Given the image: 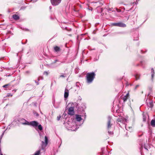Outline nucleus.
<instances>
[{
  "mask_svg": "<svg viewBox=\"0 0 155 155\" xmlns=\"http://www.w3.org/2000/svg\"><path fill=\"white\" fill-rule=\"evenodd\" d=\"M45 142L42 141L41 148L38 150L34 154L31 155H39L40 152H45V148L47 146L48 143V138L46 136H45Z\"/></svg>",
  "mask_w": 155,
  "mask_h": 155,
  "instance_id": "f257e3e1",
  "label": "nucleus"
},
{
  "mask_svg": "<svg viewBox=\"0 0 155 155\" xmlns=\"http://www.w3.org/2000/svg\"><path fill=\"white\" fill-rule=\"evenodd\" d=\"M95 76L96 74L94 72L87 73L86 75L87 82L89 84L92 83Z\"/></svg>",
  "mask_w": 155,
  "mask_h": 155,
  "instance_id": "f03ea898",
  "label": "nucleus"
},
{
  "mask_svg": "<svg viewBox=\"0 0 155 155\" xmlns=\"http://www.w3.org/2000/svg\"><path fill=\"white\" fill-rule=\"evenodd\" d=\"M25 120V122L22 123V124L24 125H31L33 127H37L38 124V123L36 121H32L30 122H29L28 121L24 119H22L21 120Z\"/></svg>",
  "mask_w": 155,
  "mask_h": 155,
  "instance_id": "7ed1b4c3",
  "label": "nucleus"
},
{
  "mask_svg": "<svg viewBox=\"0 0 155 155\" xmlns=\"http://www.w3.org/2000/svg\"><path fill=\"white\" fill-rule=\"evenodd\" d=\"M111 120L112 117L110 116H108L107 126V130H113V128L112 127V124L111 123Z\"/></svg>",
  "mask_w": 155,
  "mask_h": 155,
  "instance_id": "20e7f679",
  "label": "nucleus"
},
{
  "mask_svg": "<svg viewBox=\"0 0 155 155\" xmlns=\"http://www.w3.org/2000/svg\"><path fill=\"white\" fill-rule=\"evenodd\" d=\"M62 0H50L51 4L53 6L58 5L61 2Z\"/></svg>",
  "mask_w": 155,
  "mask_h": 155,
  "instance_id": "39448f33",
  "label": "nucleus"
},
{
  "mask_svg": "<svg viewBox=\"0 0 155 155\" xmlns=\"http://www.w3.org/2000/svg\"><path fill=\"white\" fill-rule=\"evenodd\" d=\"M108 153L107 148L105 147H103L101 148V152L99 154V155H108Z\"/></svg>",
  "mask_w": 155,
  "mask_h": 155,
  "instance_id": "423d86ee",
  "label": "nucleus"
},
{
  "mask_svg": "<svg viewBox=\"0 0 155 155\" xmlns=\"http://www.w3.org/2000/svg\"><path fill=\"white\" fill-rule=\"evenodd\" d=\"M127 119L123 118H120L117 119L118 122H120L122 123L123 124L125 125L127 122Z\"/></svg>",
  "mask_w": 155,
  "mask_h": 155,
  "instance_id": "0eeeda50",
  "label": "nucleus"
},
{
  "mask_svg": "<svg viewBox=\"0 0 155 155\" xmlns=\"http://www.w3.org/2000/svg\"><path fill=\"white\" fill-rule=\"evenodd\" d=\"M74 108L73 107H71L68 110V114L70 115H73L74 114Z\"/></svg>",
  "mask_w": 155,
  "mask_h": 155,
  "instance_id": "6e6552de",
  "label": "nucleus"
},
{
  "mask_svg": "<svg viewBox=\"0 0 155 155\" xmlns=\"http://www.w3.org/2000/svg\"><path fill=\"white\" fill-rule=\"evenodd\" d=\"M55 99L54 100H53V104L54 106V107L55 108H58L59 107L60 105L61 102V101H60L56 103H55Z\"/></svg>",
  "mask_w": 155,
  "mask_h": 155,
  "instance_id": "1a4fd4ad",
  "label": "nucleus"
},
{
  "mask_svg": "<svg viewBox=\"0 0 155 155\" xmlns=\"http://www.w3.org/2000/svg\"><path fill=\"white\" fill-rule=\"evenodd\" d=\"M2 87L5 88L6 90H10L11 88V86L10 84H5L2 86Z\"/></svg>",
  "mask_w": 155,
  "mask_h": 155,
  "instance_id": "9d476101",
  "label": "nucleus"
},
{
  "mask_svg": "<svg viewBox=\"0 0 155 155\" xmlns=\"http://www.w3.org/2000/svg\"><path fill=\"white\" fill-rule=\"evenodd\" d=\"M69 95V91L67 89H65L64 93V97L65 98H67Z\"/></svg>",
  "mask_w": 155,
  "mask_h": 155,
  "instance_id": "9b49d317",
  "label": "nucleus"
},
{
  "mask_svg": "<svg viewBox=\"0 0 155 155\" xmlns=\"http://www.w3.org/2000/svg\"><path fill=\"white\" fill-rule=\"evenodd\" d=\"M75 116L76 119L78 121H80L82 119L81 117V115L76 114L75 115Z\"/></svg>",
  "mask_w": 155,
  "mask_h": 155,
  "instance_id": "f8f14e48",
  "label": "nucleus"
},
{
  "mask_svg": "<svg viewBox=\"0 0 155 155\" xmlns=\"http://www.w3.org/2000/svg\"><path fill=\"white\" fill-rule=\"evenodd\" d=\"M124 126L126 130L130 132H131L132 131V127L128 126L126 125V124Z\"/></svg>",
  "mask_w": 155,
  "mask_h": 155,
  "instance_id": "ddd939ff",
  "label": "nucleus"
},
{
  "mask_svg": "<svg viewBox=\"0 0 155 155\" xmlns=\"http://www.w3.org/2000/svg\"><path fill=\"white\" fill-rule=\"evenodd\" d=\"M129 96V93H127L126 95L122 97V99L124 102H126Z\"/></svg>",
  "mask_w": 155,
  "mask_h": 155,
  "instance_id": "4468645a",
  "label": "nucleus"
},
{
  "mask_svg": "<svg viewBox=\"0 0 155 155\" xmlns=\"http://www.w3.org/2000/svg\"><path fill=\"white\" fill-rule=\"evenodd\" d=\"M151 80L152 81H153L154 79V72L153 68H151Z\"/></svg>",
  "mask_w": 155,
  "mask_h": 155,
  "instance_id": "2eb2a0df",
  "label": "nucleus"
},
{
  "mask_svg": "<svg viewBox=\"0 0 155 155\" xmlns=\"http://www.w3.org/2000/svg\"><path fill=\"white\" fill-rule=\"evenodd\" d=\"M12 18L15 20H18L19 19V17L17 15L14 14L12 15Z\"/></svg>",
  "mask_w": 155,
  "mask_h": 155,
  "instance_id": "dca6fc26",
  "label": "nucleus"
},
{
  "mask_svg": "<svg viewBox=\"0 0 155 155\" xmlns=\"http://www.w3.org/2000/svg\"><path fill=\"white\" fill-rule=\"evenodd\" d=\"M126 26V25L121 22H118V27H125Z\"/></svg>",
  "mask_w": 155,
  "mask_h": 155,
  "instance_id": "f3484780",
  "label": "nucleus"
},
{
  "mask_svg": "<svg viewBox=\"0 0 155 155\" xmlns=\"http://www.w3.org/2000/svg\"><path fill=\"white\" fill-rule=\"evenodd\" d=\"M54 50L55 52H58L61 51V49L58 46H55L54 47Z\"/></svg>",
  "mask_w": 155,
  "mask_h": 155,
  "instance_id": "a211bd4d",
  "label": "nucleus"
},
{
  "mask_svg": "<svg viewBox=\"0 0 155 155\" xmlns=\"http://www.w3.org/2000/svg\"><path fill=\"white\" fill-rule=\"evenodd\" d=\"M147 106L150 107L152 108L153 106V101H150L148 103H147Z\"/></svg>",
  "mask_w": 155,
  "mask_h": 155,
  "instance_id": "6ab92c4d",
  "label": "nucleus"
},
{
  "mask_svg": "<svg viewBox=\"0 0 155 155\" xmlns=\"http://www.w3.org/2000/svg\"><path fill=\"white\" fill-rule=\"evenodd\" d=\"M151 125L153 127H155V120L153 119L151 121Z\"/></svg>",
  "mask_w": 155,
  "mask_h": 155,
  "instance_id": "aec40b11",
  "label": "nucleus"
},
{
  "mask_svg": "<svg viewBox=\"0 0 155 155\" xmlns=\"http://www.w3.org/2000/svg\"><path fill=\"white\" fill-rule=\"evenodd\" d=\"M113 130H108V134L110 135V136H112L113 134V132L112 131Z\"/></svg>",
  "mask_w": 155,
  "mask_h": 155,
  "instance_id": "412c9836",
  "label": "nucleus"
},
{
  "mask_svg": "<svg viewBox=\"0 0 155 155\" xmlns=\"http://www.w3.org/2000/svg\"><path fill=\"white\" fill-rule=\"evenodd\" d=\"M135 76L136 80H137L139 79L140 75L138 73H137L135 74Z\"/></svg>",
  "mask_w": 155,
  "mask_h": 155,
  "instance_id": "4be33fe9",
  "label": "nucleus"
},
{
  "mask_svg": "<svg viewBox=\"0 0 155 155\" xmlns=\"http://www.w3.org/2000/svg\"><path fill=\"white\" fill-rule=\"evenodd\" d=\"M124 81L125 82V84H126V86H129V84H130L131 86L132 85V84H129L128 82L127 81V80L124 79Z\"/></svg>",
  "mask_w": 155,
  "mask_h": 155,
  "instance_id": "5701e85b",
  "label": "nucleus"
},
{
  "mask_svg": "<svg viewBox=\"0 0 155 155\" xmlns=\"http://www.w3.org/2000/svg\"><path fill=\"white\" fill-rule=\"evenodd\" d=\"M38 129L40 130H42V127L41 124L38 125Z\"/></svg>",
  "mask_w": 155,
  "mask_h": 155,
  "instance_id": "b1692460",
  "label": "nucleus"
},
{
  "mask_svg": "<svg viewBox=\"0 0 155 155\" xmlns=\"http://www.w3.org/2000/svg\"><path fill=\"white\" fill-rule=\"evenodd\" d=\"M111 25L113 26L118 27V23H112L111 24Z\"/></svg>",
  "mask_w": 155,
  "mask_h": 155,
  "instance_id": "393cba45",
  "label": "nucleus"
},
{
  "mask_svg": "<svg viewBox=\"0 0 155 155\" xmlns=\"http://www.w3.org/2000/svg\"><path fill=\"white\" fill-rule=\"evenodd\" d=\"M81 107H82L83 108L82 110H83L85 109L86 107L85 104H81Z\"/></svg>",
  "mask_w": 155,
  "mask_h": 155,
  "instance_id": "a878e982",
  "label": "nucleus"
},
{
  "mask_svg": "<svg viewBox=\"0 0 155 155\" xmlns=\"http://www.w3.org/2000/svg\"><path fill=\"white\" fill-rule=\"evenodd\" d=\"M49 73V72L48 71H44L43 73L44 74H45L46 76H47Z\"/></svg>",
  "mask_w": 155,
  "mask_h": 155,
  "instance_id": "bb28decb",
  "label": "nucleus"
},
{
  "mask_svg": "<svg viewBox=\"0 0 155 155\" xmlns=\"http://www.w3.org/2000/svg\"><path fill=\"white\" fill-rule=\"evenodd\" d=\"M80 85V84L79 82H76V86L78 88V89H79L80 88V86H79Z\"/></svg>",
  "mask_w": 155,
  "mask_h": 155,
  "instance_id": "cd10ccee",
  "label": "nucleus"
},
{
  "mask_svg": "<svg viewBox=\"0 0 155 155\" xmlns=\"http://www.w3.org/2000/svg\"><path fill=\"white\" fill-rule=\"evenodd\" d=\"M39 135H40V138L41 139L42 137L43 138L44 137V135L43 134L42 135L41 133H39Z\"/></svg>",
  "mask_w": 155,
  "mask_h": 155,
  "instance_id": "c85d7f7f",
  "label": "nucleus"
},
{
  "mask_svg": "<svg viewBox=\"0 0 155 155\" xmlns=\"http://www.w3.org/2000/svg\"><path fill=\"white\" fill-rule=\"evenodd\" d=\"M139 87V85L138 84V85H136L135 88H134V90H136Z\"/></svg>",
  "mask_w": 155,
  "mask_h": 155,
  "instance_id": "c756f323",
  "label": "nucleus"
},
{
  "mask_svg": "<svg viewBox=\"0 0 155 155\" xmlns=\"http://www.w3.org/2000/svg\"><path fill=\"white\" fill-rule=\"evenodd\" d=\"M61 116L60 115H59V116H58L57 117V120L58 121L59 120H60V119L61 118Z\"/></svg>",
  "mask_w": 155,
  "mask_h": 155,
  "instance_id": "7c9ffc66",
  "label": "nucleus"
},
{
  "mask_svg": "<svg viewBox=\"0 0 155 155\" xmlns=\"http://www.w3.org/2000/svg\"><path fill=\"white\" fill-rule=\"evenodd\" d=\"M87 9L89 10L92 11V8L91 7H88L87 8Z\"/></svg>",
  "mask_w": 155,
  "mask_h": 155,
  "instance_id": "2f4dec72",
  "label": "nucleus"
},
{
  "mask_svg": "<svg viewBox=\"0 0 155 155\" xmlns=\"http://www.w3.org/2000/svg\"><path fill=\"white\" fill-rule=\"evenodd\" d=\"M146 120V119L145 117L144 116L143 117V121L144 122H145Z\"/></svg>",
  "mask_w": 155,
  "mask_h": 155,
  "instance_id": "473e14b6",
  "label": "nucleus"
},
{
  "mask_svg": "<svg viewBox=\"0 0 155 155\" xmlns=\"http://www.w3.org/2000/svg\"><path fill=\"white\" fill-rule=\"evenodd\" d=\"M11 125V124H10V125H9V126H8L6 129L9 130L10 129V127H11V126H10Z\"/></svg>",
  "mask_w": 155,
  "mask_h": 155,
  "instance_id": "72a5a7b5",
  "label": "nucleus"
},
{
  "mask_svg": "<svg viewBox=\"0 0 155 155\" xmlns=\"http://www.w3.org/2000/svg\"><path fill=\"white\" fill-rule=\"evenodd\" d=\"M34 114L36 115L37 117H38L39 116V114L36 113V112H35L34 113Z\"/></svg>",
  "mask_w": 155,
  "mask_h": 155,
  "instance_id": "f704fd0d",
  "label": "nucleus"
},
{
  "mask_svg": "<svg viewBox=\"0 0 155 155\" xmlns=\"http://www.w3.org/2000/svg\"><path fill=\"white\" fill-rule=\"evenodd\" d=\"M22 119H21L20 120V121L21 123V124H22V123H23V122H25V120H22Z\"/></svg>",
  "mask_w": 155,
  "mask_h": 155,
  "instance_id": "c9c22d12",
  "label": "nucleus"
},
{
  "mask_svg": "<svg viewBox=\"0 0 155 155\" xmlns=\"http://www.w3.org/2000/svg\"><path fill=\"white\" fill-rule=\"evenodd\" d=\"M35 82L37 84V85H38L39 84V83L37 81H35Z\"/></svg>",
  "mask_w": 155,
  "mask_h": 155,
  "instance_id": "e433bc0d",
  "label": "nucleus"
},
{
  "mask_svg": "<svg viewBox=\"0 0 155 155\" xmlns=\"http://www.w3.org/2000/svg\"><path fill=\"white\" fill-rule=\"evenodd\" d=\"M84 118L85 119L86 118V115L85 113H84Z\"/></svg>",
  "mask_w": 155,
  "mask_h": 155,
  "instance_id": "4c0bfd02",
  "label": "nucleus"
},
{
  "mask_svg": "<svg viewBox=\"0 0 155 155\" xmlns=\"http://www.w3.org/2000/svg\"><path fill=\"white\" fill-rule=\"evenodd\" d=\"M60 77H64V75H61L60 76Z\"/></svg>",
  "mask_w": 155,
  "mask_h": 155,
  "instance_id": "58836bf2",
  "label": "nucleus"
},
{
  "mask_svg": "<svg viewBox=\"0 0 155 155\" xmlns=\"http://www.w3.org/2000/svg\"><path fill=\"white\" fill-rule=\"evenodd\" d=\"M12 91L13 92H15L16 91V90H13Z\"/></svg>",
  "mask_w": 155,
  "mask_h": 155,
  "instance_id": "ea45409f",
  "label": "nucleus"
},
{
  "mask_svg": "<svg viewBox=\"0 0 155 155\" xmlns=\"http://www.w3.org/2000/svg\"><path fill=\"white\" fill-rule=\"evenodd\" d=\"M0 69V71H2V68H1Z\"/></svg>",
  "mask_w": 155,
  "mask_h": 155,
  "instance_id": "a19ab883",
  "label": "nucleus"
},
{
  "mask_svg": "<svg viewBox=\"0 0 155 155\" xmlns=\"http://www.w3.org/2000/svg\"><path fill=\"white\" fill-rule=\"evenodd\" d=\"M150 93H149V94H148V95H147V96L148 97V96H149V95H150Z\"/></svg>",
  "mask_w": 155,
  "mask_h": 155,
  "instance_id": "79ce46f5",
  "label": "nucleus"
},
{
  "mask_svg": "<svg viewBox=\"0 0 155 155\" xmlns=\"http://www.w3.org/2000/svg\"><path fill=\"white\" fill-rule=\"evenodd\" d=\"M123 79V77L122 78H120L119 79H120V80H121L122 79Z\"/></svg>",
  "mask_w": 155,
  "mask_h": 155,
  "instance_id": "37998d69",
  "label": "nucleus"
},
{
  "mask_svg": "<svg viewBox=\"0 0 155 155\" xmlns=\"http://www.w3.org/2000/svg\"><path fill=\"white\" fill-rule=\"evenodd\" d=\"M109 11H111L112 10L111 9V8H109L108 10Z\"/></svg>",
  "mask_w": 155,
  "mask_h": 155,
  "instance_id": "c03bdc74",
  "label": "nucleus"
},
{
  "mask_svg": "<svg viewBox=\"0 0 155 155\" xmlns=\"http://www.w3.org/2000/svg\"><path fill=\"white\" fill-rule=\"evenodd\" d=\"M15 72V71H14L12 73V74H13L14 73V72Z\"/></svg>",
  "mask_w": 155,
  "mask_h": 155,
  "instance_id": "a18cd8bd",
  "label": "nucleus"
},
{
  "mask_svg": "<svg viewBox=\"0 0 155 155\" xmlns=\"http://www.w3.org/2000/svg\"><path fill=\"white\" fill-rule=\"evenodd\" d=\"M118 110H117L116 111L117 113H118Z\"/></svg>",
  "mask_w": 155,
  "mask_h": 155,
  "instance_id": "49530a36",
  "label": "nucleus"
},
{
  "mask_svg": "<svg viewBox=\"0 0 155 155\" xmlns=\"http://www.w3.org/2000/svg\"><path fill=\"white\" fill-rule=\"evenodd\" d=\"M38 81H40V79H39V78H38Z\"/></svg>",
  "mask_w": 155,
  "mask_h": 155,
  "instance_id": "de8ad7c7",
  "label": "nucleus"
},
{
  "mask_svg": "<svg viewBox=\"0 0 155 155\" xmlns=\"http://www.w3.org/2000/svg\"><path fill=\"white\" fill-rule=\"evenodd\" d=\"M41 79L42 80H43V77H41Z\"/></svg>",
  "mask_w": 155,
  "mask_h": 155,
  "instance_id": "09e8293b",
  "label": "nucleus"
},
{
  "mask_svg": "<svg viewBox=\"0 0 155 155\" xmlns=\"http://www.w3.org/2000/svg\"><path fill=\"white\" fill-rule=\"evenodd\" d=\"M26 72L27 73H29V71H27Z\"/></svg>",
  "mask_w": 155,
  "mask_h": 155,
  "instance_id": "8fccbe9b",
  "label": "nucleus"
},
{
  "mask_svg": "<svg viewBox=\"0 0 155 155\" xmlns=\"http://www.w3.org/2000/svg\"><path fill=\"white\" fill-rule=\"evenodd\" d=\"M84 122V120H83V122H82V124H82Z\"/></svg>",
  "mask_w": 155,
  "mask_h": 155,
  "instance_id": "3c124183",
  "label": "nucleus"
},
{
  "mask_svg": "<svg viewBox=\"0 0 155 155\" xmlns=\"http://www.w3.org/2000/svg\"><path fill=\"white\" fill-rule=\"evenodd\" d=\"M134 40H138V39H136V40H135V39H134Z\"/></svg>",
  "mask_w": 155,
  "mask_h": 155,
  "instance_id": "603ef678",
  "label": "nucleus"
},
{
  "mask_svg": "<svg viewBox=\"0 0 155 155\" xmlns=\"http://www.w3.org/2000/svg\"><path fill=\"white\" fill-rule=\"evenodd\" d=\"M26 85H30V84H27Z\"/></svg>",
  "mask_w": 155,
  "mask_h": 155,
  "instance_id": "864d4df0",
  "label": "nucleus"
},
{
  "mask_svg": "<svg viewBox=\"0 0 155 155\" xmlns=\"http://www.w3.org/2000/svg\"><path fill=\"white\" fill-rule=\"evenodd\" d=\"M26 30H27V31H28V29H26Z\"/></svg>",
  "mask_w": 155,
  "mask_h": 155,
  "instance_id": "5fc2aeb1",
  "label": "nucleus"
},
{
  "mask_svg": "<svg viewBox=\"0 0 155 155\" xmlns=\"http://www.w3.org/2000/svg\"><path fill=\"white\" fill-rule=\"evenodd\" d=\"M124 82H122L123 84H124Z\"/></svg>",
  "mask_w": 155,
  "mask_h": 155,
  "instance_id": "6e6d98bb",
  "label": "nucleus"
},
{
  "mask_svg": "<svg viewBox=\"0 0 155 155\" xmlns=\"http://www.w3.org/2000/svg\"><path fill=\"white\" fill-rule=\"evenodd\" d=\"M41 114H42V112H41Z\"/></svg>",
  "mask_w": 155,
  "mask_h": 155,
  "instance_id": "4d7b16f0",
  "label": "nucleus"
}]
</instances>
